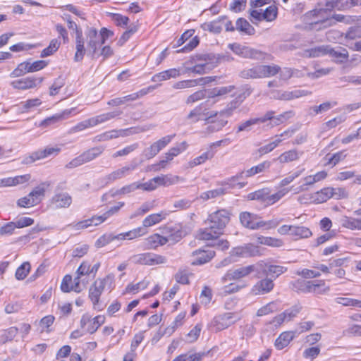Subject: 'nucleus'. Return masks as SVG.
I'll return each mask as SVG.
<instances>
[{"label": "nucleus", "instance_id": "50", "mask_svg": "<svg viewBox=\"0 0 361 361\" xmlns=\"http://www.w3.org/2000/svg\"><path fill=\"white\" fill-rule=\"evenodd\" d=\"M263 55L262 51L245 46L241 56L259 60L263 58Z\"/></svg>", "mask_w": 361, "mask_h": 361}, {"label": "nucleus", "instance_id": "13", "mask_svg": "<svg viewBox=\"0 0 361 361\" xmlns=\"http://www.w3.org/2000/svg\"><path fill=\"white\" fill-rule=\"evenodd\" d=\"M241 224L249 229L257 230L260 228V217L253 213L244 212H241L239 216Z\"/></svg>", "mask_w": 361, "mask_h": 361}, {"label": "nucleus", "instance_id": "2", "mask_svg": "<svg viewBox=\"0 0 361 361\" xmlns=\"http://www.w3.org/2000/svg\"><path fill=\"white\" fill-rule=\"evenodd\" d=\"M284 117L283 114H279L277 117L275 116H264L262 118H251L242 123L238 127V131H250L253 129V127L257 125L265 123L264 126L271 128L274 126H278L283 121Z\"/></svg>", "mask_w": 361, "mask_h": 361}, {"label": "nucleus", "instance_id": "59", "mask_svg": "<svg viewBox=\"0 0 361 361\" xmlns=\"http://www.w3.org/2000/svg\"><path fill=\"white\" fill-rule=\"evenodd\" d=\"M310 57H319L327 54V46H319L307 50Z\"/></svg>", "mask_w": 361, "mask_h": 361}, {"label": "nucleus", "instance_id": "62", "mask_svg": "<svg viewBox=\"0 0 361 361\" xmlns=\"http://www.w3.org/2000/svg\"><path fill=\"white\" fill-rule=\"evenodd\" d=\"M337 105L336 102H326L323 104H321L319 106H314L311 108V110L314 113H319V111H328L331 110L333 107Z\"/></svg>", "mask_w": 361, "mask_h": 361}, {"label": "nucleus", "instance_id": "20", "mask_svg": "<svg viewBox=\"0 0 361 361\" xmlns=\"http://www.w3.org/2000/svg\"><path fill=\"white\" fill-rule=\"evenodd\" d=\"M75 50L74 61L76 62L81 61L86 52L82 30H78L77 35H75Z\"/></svg>", "mask_w": 361, "mask_h": 361}, {"label": "nucleus", "instance_id": "30", "mask_svg": "<svg viewBox=\"0 0 361 361\" xmlns=\"http://www.w3.org/2000/svg\"><path fill=\"white\" fill-rule=\"evenodd\" d=\"M216 116L217 114H212L210 116L207 118H198L197 120H204L207 123L211 124L208 127L209 130L212 131H218L225 126L226 121H224L223 119H217Z\"/></svg>", "mask_w": 361, "mask_h": 361}, {"label": "nucleus", "instance_id": "45", "mask_svg": "<svg viewBox=\"0 0 361 361\" xmlns=\"http://www.w3.org/2000/svg\"><path fill=\"white\" fill-rule=\"evenodd\" d=\"M60 45L61 42L58 39H51L49 45L41 51L40 56L44 58L52 55L59 49Z\"/></svg>", "mask_w": 361, "mask_h": 361}, {"label": "nucleus", "instance_id": "37", "mask_svg": "<svg viewBox=\"0 0 361 361\" xmlns=\"http://www.w3.org/2000/svg\"><path fill=\"white\" fill-rule=\"evenodd\" d=\"M166 213L161 212L147 216L142 221L143 227H149L159 223L162 219L166 218Z\"/></svg>", "mask_w": 361, "mask_h": 361}, {"label": "nucleus", "instance_id": "42", "mask_svg": "<svg viewBox=\"0 0 361 361\" xmlns=\"http://www.w3.org/2000/svg\"><path fill=\"white\" fill-rule=\"evenodd\" d=\"M312 235L310 229L303 226H293L291 235L297 238H308Z\"/></svg>", "mask_w": 361, "mask_h": 361}, {"label": "nucleus", "instance_id": "58", "mask_svg": "<svg viewBox=\"0 0 361 361\" xmlns=\"http://www.w3.org/2000/svg\"><path fill=\"white\" fill-rule=\"evenodd\" d=\"M203 355L204 353L182 354L176 357L173 361H201Z\"/></svg>", "mask_w": 361, "mask_h": 361}, {"label": "nucleus", "instance_id": "60", "mask_svg": "<svg viewBox=\"0 0 361 361\" xmlns=\"http://www.w3.org/2000/svg\"><path fill=\"white\" fill-rule=\"evenodd\" d=\"M302 92L301 90L286 91L282 93H278L277 98L283 100H290L293 98L301 97L302 95Z\"/></svg>", "mask_w": 361, "mask_h": 361}, {"label": "nucleus", "instance_id": "39", "mask_svg": "<svg viewBox=\"0 0 361 361\" xmlns=\"http://www.w3.org/2000/svg\"><path fill=\"white\" fill-rule=\"evenodd\" d=\"M260 65L251 68L244 69L240 73V77L245 79L262 78Z\"/></svg>", "mask_w": 361, "mask_h": 361}, {"label": "nucleus", "instance_id": "14", "mask_svg": "<svg viewBox=\"0 0 361 361\" xmlns=\"http://www.w3.org/2000/svg\"><path fill=\"white\" fill-rule=\"evenodd\" d=\"M259 280L252 287V292L255 295H265L270 293L274 287V279L267 276Z\"/></svg>", "mask_w": 361, "mask_h": 361}, {"label": "nucleus", "instance_id": "56", "mask_svg": "<svg viewBox=\"0 0 361 361\" xmlns=\"http://www.w3.org/2000/svg\"><path fill=\"white\" fill-rule=\"evenodd\" d=\"M30 269V264L29 262H26L23 263L16 270V278L18 280L24 279L27 274L29 273Z\"/></svg>", "mask_w": 361, "mask_h": 361}, {"label": "nucleus", "instance_id": "54", "mask_svg": "<svg viewBox=\"0 0 361 361\" xmlns=\"http://www.w3.org/2000/svg\"><path fill=\"white\" fill-rule=\"evenodd\" d=\"M277 8L274 5L268 6L264 12H262V18L267 21H272L277 17Z\"/></svg>", "mask_w": 361, "mask_h": 361}, {"label": "nucleus", "instance_id": "55", "mask_svg": "<svg viewBox=\"0 0 361 361\" xmlns=\"http://www.w3.org/2000/svg\"><path fill=\"white\" fill-rule=\"evenodd\" d=\"M139 189L138 183H133L118 189L112 194V196L129 194Z\"/></svg>", "mask_w": 361, "mask_h": 361}, {"label": "nucleus", "instance_id": "22", "mask_svg": "<svg viewBox=\"0 0 361 361\" xmlns=\"http://www.w3.org/2000/svg\"><path fill=\"white\" fill-rule=\"evenodd\" d=\"M50 186L49 181L43 182L34 188L29 194L31 200L35 201L34 205L39 204L44 196L45 190Z\"/></svg>", "mask_w": 361, "mask_h": 361}, {"label": "nucleus", "instance_id": "41", "mask_svg": "<svg viewBox=\"0 0 361 361\" xmlns=\"http://www.w3.org/2000/svg\"><path fill=\"white\" fill-rule=\"evenodd\" d=\"M290 190L291 188H283L279 190L277 192L272 195H269V192L267 191L265 203L268 205H271L274 204L275 202L281 200L283 197H284Z\"/></svg>", "mask_w": 361, "mask_h": 361}, {"label": "nucleus", "instance_id": "15", "mask_svg": "<svg viewBox=\"0 0 361 361\" xmlns=\"http://www.w3.org/2000/svg\"><path fill=\"white\" fill-rule=\"evenodd\" d=\"M50 201L55 209L68 208L72 203V197L68 192H56Z\"/></svg>", "mask_w": 361, "mask_h": 361}, {"label": "nucleus", "instance_id": "38", "mask_svg": "<svg viewBox=\"0 0 361 361\" xmlns=\"http://www.w3.org/2000/svg\"><path fill=\"white\" fill-rule=\"evenodd\" d=\"M157 186H169L178 183L182 178L178 176L164 175L155 177Z\"/></svg>", "mask_w": 361, "mask_h": 361}, {"label": "nucleus", "instance_id": "44", "mask_svg": "<svg viewBox=\"0 0 361 361\" xmlns=\"http://www.w3.org/2000/svg\"><path fill=\"white\" fill-rule=\"evenodd\" d=\"M214 152L208 149L207 152L202 153L200 156L194 158L189 162L190 167L192 168L200 164L204 163L207 160L212 159L214 156Z\"/></svg>", "mask_w": 361, "mask_h": 361}, {"label": "nucleus", "instance_id": "32", "mask_svg": "<svg viewBox=\"0 0 361 361\" xmlns=\"http://www.w3.org/2000/svg\"><path fill=\"white\" fill-rule=\"evenodd\" d=\"M207 227L204 229H200L197 233V238L202 240H210L216 239L221 233L216 231V229H212L210 225H207Z\"/></svg>", "mask_w": 361, "mask_h": 361}, {"label": "nucleus", "instance_id": "52", "mask_svg": "<svg viewBox=\"0 0 361 361\" xmlns=\"http://www.w3.org/2000/svg\"><path fill=\"white\" fill-rule=\"evenodd\" d=\"M259 242L261 244H264L268 246L279 247L283 245L282 240L271 237H264L259 238Z\"/></svg>", "mask_w": 361, "mask_h": 361}, {"label": "nucleus", "instance_id": "29", "mask_svg": "<svg viewBox=\"0 0 361 361\" xmlns=\"http://www.w3.org/2000/svg\"><path fill=\"white\" fill-rule=\"evenodd\" d=\"M146 233V231L142 227H138L126 233H119L116 235V240H133L142 236Z\"/></svg>", "mask_w": 361, "mask_h": 361}, {"label": "nucleus", "instance_id": "12", "mask_svg": "<svg viewBox=\"0 0 361 361\" xmlns=\"http://www.w3.org/2000/svg\"><path fill=\"white\" fill-rule=\"evenodd\" d=\"M61 152V148L57 146H47L44 149H39L33 152L26 158L25 163L30 164L36 160L44 159L51 156H56Z\"/></svg>", "mask_w": 361, "mask_h": 361}, {"label": "nucleus", "instance_id": "10", "mask_svg": "<svg viewBox=\"0 0 361 361\" xmlns=\"http://www.w3.org/2000/svg\"><path fill=\"white\" fill-rule=\"evenodd\" d=\"M175 137V134L164 136L152 143L145 150V156L147 159L154 157L161 149L166 147Z\"/></svg>", "mask_w": 361, "mask_h": 361}, {"label": "nucleus", "instance_id": "24", "mask_svg": "<svg viewBox=\"0 0 361 361\" xmlns=\"http://www.w3.org/2000/svg\"><path fill=\"white\" fill-rule=\"evenodd\" d=\"M327 54L337 59L341 63L345 61L348 58V51L342 47L332 48L330 46H327Z\"/></svg>", "mask_w": 361, "mask_h": 361}, {"label": "nucleus", "instance_id": "63", "mask_svg": "<svg viewBox=\"0 0 361 361\" xmlns=\"http://www.w3.org/2000/svg\"><path fill=\"white\" fill-rule=\"evenodd\" d=\"M303 184L295 189V193L298 194L307 190L308 186H311L315 183L313 176H307L302 178Z\"/></svg>", "mask_w": 361, "mask_h": 361}, {"label": "nucleus", "instance_id": "43", "mask_svg": "<svg viewBox=\"0 0 361 361\" xmlns=\"http://www.w3.org/2000/svg\"><path fill=\"white\" fill-rule=\"evenodd\" d=\"M30 61H24L18 64L10 74L11 78H17L22 76L27 73H31Z\"/></svg>", "mask_w": 361, "mask_h": 361}, {"label": "nucleus", "instance_id": "19", "mask_svg": "<svg viewBox=\"0 0 361 361\" xmlns=\"http://www.w3.org/2000/svg\"><path fill=\"white\" fill-rule=\"evenodd\" d=\"M43 80L42 78H36L34 77H27L25 78H22L20 80H17L15 81H13L11 82V85L15 89H19V90H27L30 88H33L36 87L37 82L38 83H41Z\"/></svg>", "mask_w": 361, "mask_h": 361}, {"label": "nucleus", "instance_id": "1", "mask_svg": "<svg viewBox=\"0 0 361 361\" xmlns=\"http://www.w3.org/2000/svg\"><path fill=\"white\" fill-rule=\"evenodd\" d=\"M114 281V276L112 274L106 275L103 279H97L90 287L89 298L95 307L99 302L100 296L106 288L111 290Z\"/></svg>", "mask_w": 361, "mask_h": 361}, {"label": "nucleus", "instance_id": "47", "mask_svg": "<svg viewBox=\"0 0 361 361\" xmlns=\"http://www.w3.org/2000/svg\"><path fill=\"white\" fill-rule=\"evenodd\" d=\"M187 148L186 142H182L178 146L171 147L166 154L165 158L171 161L175 157L178 156L181 152L185 150Z\"/></svg>", "mask_w": 361, "mask_h": 361}, {"label": "nucleus", "instance_id": "16", "mask_svg": "<svg viewBox=\"0 0 361 361\" xmlns=\"http://www.w3.org/2000/svg\"><path fill=\"white\" fill-rule=\"evenodd\" d=\"M111 117L112 116H108V114H99L95 117L89 118L87 120L79 123L77 126L74 127V130L76 131H80L87 128L93 127L97 125L98 123H101L110 119Z\"/></svg>", "mask_w": 361, "mask_h": 361}, {"label": "nucleus", "instance_id": "18", "mask_svg": "<svg viewBox=\"0 0 361 361\" xmlns=\"http://www.w3.org/2000/svg\"><path fill=\"white\" fill-rule=\"evenodd\" d=\"M195 257L192 262V265H202L209 262L214 256L215 252L213 250H197L192 252Z\"/></svg>", "mask_w": 361, "mask_h": 361}, {"label": "nucleus", "instance_id": "5", "mask_svg": "<svg viewBox=\"0 0 361 361\" xmlns=\"http://www.w3.org/2000/svg\"><path fill=\"white\" fill-rule=\"evenodd\" d=\"M130 260L137 264L155 266L166 264L167 258L165 256L154 252L136 254L130 257Z\"/></svg>", "mask_w": 361, "mask_h": 361}, {"label": "nucleus", "instance_id": "35", "mask_svg": "<svg viewBox=\"0 0 361 361\" xmlns=\"http://www.w3.org/2000/svg\"><path fill=\"white\" fill-rule=\"evenodd\" d=\"M235 29L248 35H252L255 32V28L243 18H239L236 20Z\"/></svg>", "mask_w": 361, "mask_h": 361}, {"label": "nucleus", "instance_id": "51", "mask_svg": "<svg viewBox=\"0 0 361 361\" xmlns=\"http://www.w3.org/2000/svg\"><path fill=\"white\" fill-rule=\"evenodd\" d=\"M226 190L223 188H218L214 190L206 191L200 195V198L203 200H208L209 199L216 198L225 194Z\"/></svg>", "mask_w": 361, "mask_h": 361}, {"label": "nucleus", "instance_id": "26", "mask_svg": "<svg viewBox=\"0 0 361 361\" xmlns=\"http://www.w3.org/2000/svg\"><path fill=\"white\" fill-rule=\"evenodd\" d=\"M225 20H226V16H223L219 17L216 20L202 24L201 27L204 30L209 31L210 32L215 34H219L222 30L221 22H224Z\"/></svg>", "mask_w": 361, "mask_h": 361}, {"label": "nucleus", "instance_id": "46", "mask_svg": "<svg viewBox=\"0 0 361 361\" xmlns=\"http://www.w3.org/2000/svg\"><path fill=\"white\" fill-rule=\"evenodd\" d=\"M260 69L262 78L276 75L281 70V68L277 65H260Z\"/></svg>", "mask_w": 361, "mask_h": 361}, {"label": "nucleus", "instance_id": "28", "mask_svg": "<svg viewBox=\"0 0 361 361\" xmlns=\"http://www.w3.org/2000/svg\"><path fill=\"white\" fill-rule=\"evenodd\" d=\"M179 75H180V71L178 69L171 68V69L160 72L157 74H155L152 77V80L154 82H161L164 80H169L170 78H176Z\"/></svg>", "mask_w": 361, "mask_h": 361}, {"label": "nucleus", "instance_id": "27", "mask_svg": "<svg viewBox=\"0 0 361 361\" xmlns=\"http://www.w3.org/2000/svg\"><path fill=\"white\" fill-rule=\"evenodd\" d=\"M341 225L350 230H361V219L343 216L339 220Z\"/></svg>", "mask_w": 361, "mask_h": 361}, {"label": "nucleus", "instance_id": "31", "mask_svg": "<svg viewBox=\"0 0 361 361\" xmlns=\"http://www.w3.org/2000/svg\"><path fill=\"white\" fill-rule=\"evenodd\" d=\"M104 151L103 146H97L90 148L81 154L85 163H88L98 157H99Z\"/></svg>", "mask_w": 361, "mask_h": 361}, {"label": "nucleus", "instance_id": "48", "mask_svg": "<svg viewBox=\"0 0 361 361\" xmlns=\"http://www.w3.org/2000/svg\"><path fill=\"white\" fill-rule=\"evenodd\" d=\"M336 303L342 305L345 307H356L361 308V300L350 298L338 297L335 299Z\"/></svg>", "mask_w": 361, "mask_h": 361}, {"label": "nucleus", "instance_id": "53", "mask_svg": "<svg viewBox=\"0 0 361 361\" xmlns=\"http://www.w3.org/2000/svg\"><path fill=\"white\" fill-rule=\"evenodd\" d=\"M312 290L314 289L312 293L317 294L326 293L330 290L329 286H326L325 281L324 280L312 281Z\"/></svg>", "mask_w": 361, "mask_h": 361}, {"label": "nucleus", "instance_id": "17", "mask_svg": "<svg viewBox=\"0 0 361 361\" xmlns=\"http://www.w3.org/2000/svg\"><path fill=\"white\" fill-rule=\"evenodd\" d=\"M203 59L205 61L204 63L196 64L193 67L188 68V71L197 74H204L216 66L217 61L211 62L212 56L210 55H204Z\"/></svg>", "mask_w": 361, "mask_h": 361}, {"label": "nucleus", "instance_id": "61", "mask_svg": "<svg viewBox=\"0 0 361 361\" xmlns=\"http://www.w3.org/2000/svg\"><path fill=\"white\" fill-rule=\"evenodd\" d=\"M149 282L146 281H142L140 282H138L135 284L134 283H129L126 288V293H135L140 289H145L148 286Z\"/></svg>", "mask_w": 361, "mask_h": 361}, {"label": "nucleus", "instance_id": "40", "mask_svg": "<svg viewBox=\"0 0 361 361\" xmlns=\"http://www.w3.org/2000/svg\"><path fill=\"white\" fill-rule=\"evenodd\" d=\"M351 16H345L342 14H334L329 17V14H326V18L322 20V23L326 24V26H331L336 24V22H345L348 23Z\"/></svg>", "mask_w": 361, "mask_h": 361}, {"label": "nucleus", "instance_id": "3", "mask_svg": "<svg viewBox=\"0 0 361 361\" xmlns=\"http://www.w3.org/2000/svg\"><path fill=\"white\" fill-rule=\"evenodd\" d=\"M334 8L338 11H344L349 8L348 1L325 0L324 1H320L312 12L314 16H323V13L329 14Z\"/></svg>", "mask_w": 361, "mask_h": 361}, {"label": "nucleus", "instance_id": "57", "mask_svg": "<svg viewBox=\"0 0 361 361\" xmlns=\"http://www.w3.org/2000/svg\"><path fill=\"white\" fill-rule=\"evenodd\" d=\"M295 286L302 293H312L314 289L312 290V281H297L295 282Z\"/></svg>", "mask_w": 361, "mask_h": 361}, {"label": "nucleus", "instance_id": "36", "mask_svg": "<svg viewBox=\"0 0 361 361\" xmlns=\"http://www.w3.org/2000/svg\"><path fill=\"white\" fill-rule=\"evenodd\" d=\"M301 155V153L298 152L295 149H291L282 153L275 160L279 161L281 164L289 163L295 160H298Z\"/></svg>", "mask_w": 361, "mask_h": 361}, {"label": "nucleus", "instance_id": "9", "mask_svg": "<svg viewBox=\"0 0 361 361\" xmlns=\"http://www.w3.org/2000/svg\"><path fill=\"white\" fill-rule=\"evenodd\" d=\"M257 265L260 267V269L258 271L259 279L262 278L263 276H267L268 277L270 276V278L275 279L287 271V268L285 267L267 264L262 262L257 263Z\"/></svg>", "mask_w": 361, "mask_h": 361}, {"label": "nucleus", "instance_id": "64", "mask_svg": "<svg viewBox=\"0 0 361 361\" xmlns=\"http://www.w3.org/2000/svg\"><path fill=\"white\" fill-rule=\"evenodd\" d=\"M361 37V25H356L349 28L345 34V38L355 39Z\"/></svg>", "mask_w": 361, "mask_h": 361}, {"label": "nucleus", "instance_id": "33", "mask_svg": "<svg viewBox=\"0 0 361 361\" xmlns=\"http://www.w3.org/2000/svg\"><path fill=\"white\" fill-rule=\"evenodd\" d=\"M331 191H333V188H325L313 193L314 203L320 204L326 202L332 197Z\"/></svg>", "mask_w": 361, "mask_h": 361}, {"label": "nucleus", "instance_id": "34", "mask_svg": "<svg viewBox=\"0 0 361 361\" xmlns=\"http://www.w3.org/2000/svg\"><path fill=\"white\" fill-rule=\"evenodd\" d=\"M255 248L252 245H247L244 247H237L233 248L231 251V257L233 258L235 257H247L253 256L255 254Z\"/></svg>", "mask_w": 361, "mask_h": 361}, {"label": "nucleus", "instance_id": "11", "mask_svg": "<svg viewBox=\"0 0 361 361\" xmlns=\"http://www.w3.org/2000/svg\"><path fill=\"white\" fill-rule=\"evenodd\" d=\"M135 168V165H129L125 166L121 169H118L104 176L102 178V183H104V185L112 183L117 180L126 177Z\"/></svg>", "mask_w": 361, "mask_h": 361}, {"label": "nucleus", "instance_id": "8", "mask_svg": "<svg viewBox=\"0 0 361 361\" xmlns=\"http://www.w3.org/2000/svg\"><path fill=\"white\" fill-rule=\"evenodd\" d=\"M87 39V47L92 58H95L100 47L104 44L96 28L88 27L85 32Z\"/></svg>", "mask_w": 361, "mask_h": 361}, {"label": "nucleus", "instance_id": "4", "mask_svg": "<svg viewBox=\"0 0 361 361\" xmlns=\"http://www.w3.org/2000/svg\"><path fill=\"white\" fill-rule=\"evenodd\" d=\"M231 213L225 209H219L209 215L205 221L206 225H210L212 229H216L223 233L226 226L230 221Z\"/></svg>", "mask_w": 361, "mask_h": 361}, {"label": "nucleus", "instance_id": "7", "mask_svg": "<svg viewBox=\"0 0 361 361\" xmlns=\"http://www.w3.org/2000/svg\"><path fill=\"white\" fill-rule=\"evenodd\" d=\"M240 319V317L235 313L226 312L215 317L212 321V325L216 331H220L234 324Z\"/></svg>", "mask_w": 361, "mask_h": 361}, {"label": "nucleus", "instance_id": "49", "mask_svg": "<svg viewBox=\"0 0 361 361\" xmlns=\"http://www.w3.org/2000/svg\"><path fill=\"white\" fill-rule=\"evenodd\" d=\"M104 317L98 315L93 319L90 318V322L87 327V331L91 334H94L99 327L104 322Z\"/></svg>", "mask_w": 361, "mask_h": 361}, {"label": "nucleus", "instance_id": "23", "mask_svg": "<svg viewBox=\"0 0 361 361\" xmlns=\"http://www.w3.org/2000/svg\"><path fill=\"white\" fill-rule=\"evenodd\" d=\"M147 93V90L142 89L140 91L137 92H135L133 94H130L129 95L125 96L121 98H116L114 99H111L109 102V104L113 105V106H119L121 104H125L126 102L128 101H133L135 100L144 95H145Z\"/></svg>", "mask_w": 361, "mask_h": 361}, {"label": "nucleus", "instance_id": "25", "mask_svg": "<svg viewBox=\"0 0 361 361\" xmlns=\"http://www.w3.org/2000/svg\"><path fill=\"white\" fill-rule=\"evenodd\" d=\"M295 334L296 331H285L281 333L275 341V347L278 350H282L293 339Z\"/></svg>", "mask_w": 361, "mask_h": 361}, {"label": "nucleus", "instance_id": "21", "mask_svg": "<svg viewBox=\"0 0 361 361\" xmlns=\"http://www.w3.org/2000/svg\"><path fill=\"white\" fill-rule=\"evenodd\" d=\"M270 166H271V162L269 161H264L259 164L257 166H252L246 171H242L240 173L239 176L240 178L251 177L256 174H258V173H260L267 171L270 168Z\"/></svg>", "mask_w": 361, "mask_h": 361}, {"label": "nucleus", "instance_id": "6", "mask_svg": "<svg viewBox=\"0 0 361 361\" xmlns=\"http://www.w3.org/2000/svg\"><path fill=\"white\" fill-rule=\"evenodd\" d=\"M260 267L255 264H251L245 267H238L235 269L228 270L226 274L222 277L224 283L228 281H238L243 278L248 276L253 272L256 273V276L258 278V271Z\"/></svg>", "mask_w": 361, "mask_h": 361}]
</instances>
